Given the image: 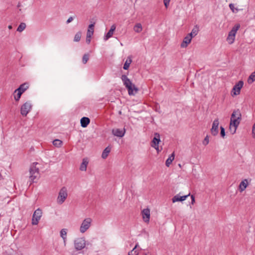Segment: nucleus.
I'll list each match as a JSON object with an SVG mask.
<instances>
[{"instance_id":"nucleus-19","label":"nucleus","mask_w":255,"mask_h":255,"mask_svg":"<svg viewBox=\"0 0 255 255\" xmlns=\"http://www.w3.org/2000/svg\"><path fill=\"white\" fill-rule=\"evenodd\" d=\"M28 88V85L27 83H24L19 86V87L14 91V93L17 91L21 92L23 94Z\"/></svg>"},{"instance_id":"nucleus-4","label":"nucleus","mask_w":255,"mask_h":255,"mask_svg":"<svg viewBox=\"0 0 255 255\" xmlns=\"http://www.w3.org/2000/svg\"><path fill=\"white\" fill-rule=\"evenodd\" d=\"M240 27V24H237L235 25L232 28V30L229 32L228 37L227 38V41L229 44H231L234 43L237 31L239 29Z\"/></svg>"},{"instance_id":"nucleus-14","label":"nucleus","mask_w":255,"mask_h":255,"mask_svg":"<svg viewBox=\"0 0 255 255\" xmlns=\"http://www.w3.org/2000/svg\"><path fill=\"white\" fill-rule=\"evenodd\" d=\"M141 214L143 221L148 223L150 219V210L148 208L144 209L141 211Z\"/></svg>"},{"instance_id":"nucleus-33","label":"nucleus","mask_w":255,"mask_h":255,"mask_svg":"<svg viewBox=\"0 0 255 255\" xmlns=\"http://www.w3.org/2000/svg\"><path fill=\"white\" fill-rule=\"evenodd\" d=\"M89 59V54L88 53L85 54L82 57V62L83 64H86Z\"/></svg>"},{"instance_id":"nucleus-45","label":"nucleus","mask_w":255,"mask_h":255,"mask_svg":"<svg viewBox=\"0 0 255 255\" xmlns=\"http://www.w3.org/2000/svg\"><path fill=\"white\" fill-rule=\"evenodd\" d=\"M90 29V28H89V29ZM91 31H92V29H90V33H91Z\"/></svg>"},{"instance_id":"nucleus-29","label":"nucleus","mask_w":255,"mask_h":255,"mask_svg":"<svg viewBox=\"0 0 255 255\" xmlns=\"http://www.w3.org/2000/svg\"><path fill=\"white\" fill-rule=\"evenodd\" d=\"M67 229H62L60 231V236L65 241L66 239Z\"/></svg>"},{"instance_id":"nucleus-2","label":"nucleus","mask_w":255,"mask_h":255,"mask_svg":"<svg viewBox=\"0 0 255 255\" xmlns=\"http://www.w3.org/2000/svg\"><path fill=\"white\" fill-rule=\"evenodd\" d=\"M121 79L124 85L128 89L129 95H134L138 92V88L132 83L126 75H122Z\"/></svg>"},{"instance_id":"nucleus-43","label":"nucleus","mask_w":255,"mask_h":255,"mask_svg":"<svg viewBox=\"0 0 255 255\" xmlns=\"http://www.w3.org/2000/svg\"><path fill=\"white\" fill-rule=\"evenodd\" d=\"M8 27V28H9V29H11V28H12V26H11V25H9Z\"/></svg>"},{"instance_id":"nucleus-39","label":"nucleus","mask_w":255,"mask_h":255,"mask_svg":"<svg viewBox=\"0 0 255 255\" xmlns=\"http://www.w3.org/2000/svg\"><path fill=\"white\" fill-rule=\"evenodd\" d=\"M229 7H230V9L232 10V11L233 12H235V7H234V4H233V3H230L229 4Z\"/></svg>"},{"instance_id":"nucleus-34","label":"nucleus","mask_w":255,"mask_h":255,"mask_svg":"<svg viewBox=\"0 0 255 255\" xmlns=\"http://www.w3.org/2000/svg\"><path fill=\"white\" fill-rule=\"evenodd\" d=\"M22 94L21 92L17 91V94L14 95V100L16 101H18L21 97Z\"/></svg>"},{"instance_id":"nucleus-21","label":"nucleus","mask_w":255,"mask_h":255,"mask_svg":"<svg viewBox=\"0 0 255 255\" xmlns=\"http://www.w3.org/2000/svg\"><path fill=\"white\" fill-rule=\"evenodd\" d=\"M175 151H174L171 155L167 159L165 162L166 166L169 167L174 159Z\"/></svg>"},{"instance_id":"nucleus-20","label":"nucleus","mask_w":255,"mask_h":255,"mask_svg":"<svg viewBox=\"0 0 255 255\" xmlns=\"http://www.w3.org/2000/svg\"><path fill=\"white\" fill-rule=\"evenodd\" d=\"M90 120L88 117H83L80 120L81 126L83 128H86L90 124Z\"/></svg>"},{"instance_id":"nucleus-44","label":"nucleus","mask_w":255,"mask_h":255,"mask_svg":"<svg viewBox=\"0 0 255 255\" xmlns=\"http://www.w3.org/2000/svg\"><path fill=\"white\" fill-rule=\"evenodd\" d=\"M178 166L181 168V165L180 164H178Z\"/></svg>"},{"instance_id":"nucleus-40","label":"nucleus","mask_w":255,"mask_h":255,"mask_svg":"<svg viewBox=\"0 0 255 255\" xmlns=\"http://www.w3.org/2000/svg\"><path fill=\"white\" fill-rule=\"evenodd\" d=\"M73 20V18L72 16H70L67 20L66 23H69Z\"/></svg>"},{"instance_id":"nucleus-25","label":"nucleus","mask_w":255,"mask_h":255,"mask_svg":"<svg viewBox=\"0 0 255 255\" xmlns=\"http://www.w3.org/2000/svg\"><path fill=\"white\" fill-rule=\"evenodd\" d=\"M190 195V193H189L187 195H183V196H181L180 195V193L176 195V202H179V201H184L187 197H188V196H189Z\"/></svg>"},{"instance_id":"nucleus-31","label":"nucleus","mask_w":255,"mask_h":255,"mask_svg":"<svg viewBox=\"0 0 255 255\" xmlns=\"http://www.w3.org/2000/svg\"><path fill=\"white\" fill-rule=\"evenodd\" d=\"M26 27V24L25 23H21L17 28V31L18 32L22 31Z\"/></svg>"},{"instance_id":"nucleus-36","label":"nucleus","mask_w":255,"mask_h":255,"mask_svg":"<svg viewBox=\"0 0 255 255\" xmlns=\"http://www.w3.org/2000/svg\"><path fill=\"white\" fill-rule=\"evenodd\" d=\"M220 129H221V135L222 137H224L225 136V128L223 127H221Z\"/></svg>"},{"instance_id":"nucleus-10","label":"nucleus","mask_w":255,"mask_h":255,"mask_svg":"<svg viewBox=\"0 0 255 255\" xmlns=\"http://www.w3.org/2000/svg\"><path fill=\"white\" fill-rule=\"evenodd\" d=\"M74 246L76 250L80 251L85 247V241L83 238H78L74 242Z\"/></svg>"},{"instance_id":"nucleus-24","label":"nucleus","mask_w":255,"mask_h":255,"mask_svg":"<svg viewBox=\"0 0 255 255\" xmlns=\"http://www.w3.org/2000/svg\"><path fill=\"white\" fill-rule=\"evenodd\" d=\"M88 164V161H87V159L84 158L80 167V170L86 171Z\"/></svg>"},{"instance_id":"nucleus-18","label":"nucleus","mask_w":255,"mask_h":255,"mask_svg":"<svg viewBox=\"0 0 255 255\" xmlns=\"http://www.w3.org/2000/svg\"><path fill=\"white\" fill-rule=\"evenodd\" d=\"M192 36L190 35L189 34L184 38V40L182 43L181 44V47L184 48L186 47L187 45L191 42V40L192 39Z\"/></svg>"},{"instance_id":"nucleus-37","label":"nucleus","mask_w":255,"mask_h":255,"mask_svg":"<svg viewBox=\"0 0 255 255\" xmlns=\"http://www.w3.org/2000/svg\"><path fill=\"white\" fill-rule=\"evenodd\" d=\"M170 0H163L164 4L166 8L168 7Z\"/></svg>"},{"instance_id":"nucleus-38","label":"nucleus","mask_w":255,"mask_h":255,"mask_svg":"<svg viewBox=\"0 0 255 255\" xmlns=\"http://www.w3.org/2000/svg\"><path fill=\"white\" fill-rule=\"evenodd\" d=\"M252 134L253 135V137L255 138V123H254L253 126Z\"/></svg>"},{"instance_id":"nucleus-8","label":"nucleus","mask_w":255,"mask_h":255,"mask_svg":"<svg viewBox=\"0 0 255 255\" xmlns=\"http://www.w3.org/2000/svg\"><path fill=\"white\" fill-rule=\"evenodd\" d=\"M159 142H160V134L157 132H155L154 136L151 141V146L157 150V153H159L161 150L159 149L158 144Z\"/></svg>"},{"instance_id":"nucleus-15","label":"nucleus","mask_w":255,"mask_h":255,"mask_svg":"<svg viewBox=\"0 0 255 255\" xmlns=\"http://www.w3.org/2000/svg\"><path fill=\"white\" fill-rule=\"evenodd\" d=\"M249 182L247 179L243 180L239 184V190L241 193L245 190L246 188L248 186Z\"/></svg>"},{"instance_id":"nucleus-3","label":"nucleus","mask_w":255,"mask_h":255,"mask_svg":"<svg viewBox=\"0 0 255 255\" xmlns=\"http://www.w3.org/2000/svg\"><path fill=\"white\" fill-rule=\"evenodd\" d=\"M37 164H38L37 162H33L29 168V179L30 180V185L32 183L35 182L34 180L38 179L39 177V168L36 167V165Z\"/></svg>"},{"instance_id":"nucleus-22","label":"nucleus","mask_w":255,"mask_h":255,"mask_svg":"<svg viewBox=\"0 0 255 255\" xmlns=\"http://www.w3.org/2000/svg\"><path fill=\"white\" fill-rule=\"evenodd\" d=\"M111 148L109 146H108L104 150L102 154V157L103 159H106L108 157L109 153L111 151Z\"/></svg>"},{"instance_id":"nucleus-11","label":"nucleus","mask_w":255,"mask_h":255,"mask_svg":"<svg viewBox=\"0 0 255 255\" xmlns=\"http://www.w3.org/2000/svg\"><path fill=\"white\" fill-rule=\"evenodd\" d=\"M244 82L242 81H240L237 83L233 87L232 90V96H237L240 94L241 89L243 87Z\"/></svg>"},{"instance_id":"nucleus-1","label":"nucleus","mask_w":255,"mask_h":255,"mask_svg":"<svg viewBox=\"0 0 255 255\" xmlns=\"http://www.w3.org/2000/svg\"><path fill=\"white\" fill-rule=\"evenodd\" d=\"M241 120V114L239 110L235 111L231 115L229 129L232 134L235 133Z\"/></svg>"},{"instance_id":"nucleus-32","label":"nucleus","mask_w":255,"mask_h":255,"mask_svg":"<svg viewBox=\"0 0 255 255\" xmlns=\"http://www.w3.org/2000/svg\"><path fill=\"white\" fill-rule=\"evenodd\" d=\"M81 32L79 31L76 33L74 36V41L75 42H78L80 40L81 37Z\"/></svg>"},{"instance_id":"nucleus-30","label":"nucleus","mask_w":255,"mask_h":255,"mask_svg":"<svg viewBox=\"0 0 255 255\" xmlns=\"http://www.w3.org/2000/svg\"><path fill=\"white\" fill-rule=\"evenodd\" d=\"M53 144L54 146L59 147L62 145V141L60 139H56L53 141Z\"/></svg>"},{"instance_id":"nucleus-35","label":"nucleus","mask_w":255,"mask_h":255,"mask_svg":"<svg viewBox=\"0 0 255 255\" xmlns=\"http://www.w3.org/2000/svg\"><path fill=\"white\" fill-rule=\"evenodd\" d=\"M209 142V137L208 135H206L205 137L204 140L203 141V144L204 145H207Z\"/></svg>"},{"instance_id":"nucleus-13","label":"nucleus","mask_w":255,"mask_h":255,"mask_svg":"<svg viewBox=\"0 0 255 255\" xmlns=\"http://www.w3.org/2000/svg\"><path fill=\"white\" fill-rule=\"evenodd\" d=\"M126 132V130L125 128L120 129V128H113L112 129V133L117 137H122L124 136Z\"/></svg>"},{"instance_id":"nucleus-7","label":"nucleus","mask_w":255,"mask_h":255,"mask_svg":"<svg viewBox=\"0 0 255 255\" xmlns=\"http://www.w3.org/2000/svg\"><path fill=\"white\" fill-rule=\"evenodd\" d=\"M92 219L90 218H87L84 220L80 226V231L82 233H85L91 226Z\"/></svg>"},{"instance_id":"nucleus-5","label":"nucleus","mask_w":255,"mask_h":255,"mask_svg":"<svg viewBox=\"0 0 255 255\" xmlns=\"http://www.w3.org/2000/svg\"><path fill=\"white\" fill-rule=\"evenodd\" d=\"M68 196L67 190L65 187H63L60 190L58 194L57 199L58 204L61 205L64 203Z\"/></svg>"},{"instance_id":"nucleus-27","label":"nucleus","mask_w":255,"mask_h":255,"mask_svg":"<svg viewBox=\"0 0 255 255\" xmlns=\"http://www.w3.org/2000/svg\"><path fill=\"white\" fill-rule=\"evenodd\" d=\"M138 247V244H136L133 249L128 252V255H138V253L135 249Z\"/></svg>"},{"instance_id":"nucleus-6","label":"nucleus","mask_w":255,"mask_h":255,"mask_svg":"<svg viewBox=\"0 0 255 255\" xmlns=\"http://www.w3.org/2000/svg\"><path fill=\"white\" fill-rule=\"evenodd\" d=\"M42 214V210L39 208H38L34 211L32 218V224L33 225H37L38 224Z\"/></svg>"},{"instance_id":"nucleus-42","label":"nucleus","mask_w":255,"mask_h":255,"mask_svg":"<svg viewBox=\"0 0 255 255\" xmlns=\"http://www.w3.org/2000/svg\"><path fill=\"white\" fill-rule=\"evenodd\" d=\"M172 201L173 203L175 202V196H174L172 197Z\"/></svg>"},{"instance_id":"nucleus-16","label":"nucleus","mask_w":255,"mask_h":255,"mask_svg":"<svg viewBox=\"0 0 255 255\" xmlns=\"http://www.w3.org/2000/svg\"><path fill=\"white\" fill-rule=\"evenodd\" d=\"M94 24H90L89 25V28L90 29H91L92 31H91V33H90V29H88L87 33V37H86V41L87 43H88V44H90V43L91 42V37L94 33Z\"/></svg>"},{"instance_id":"nucleus-28","label":"nucleus","mask_w":255,"mask_h":255,"mask_svg":"<svg viewBox=\"0 0 255 255\" xmlns=\"http://www.w3.org/2000/svg\"><path fill=\"white\" fill-rule=\"evenodd\" d=\"M133 29L136 32L139 33L142 30V25L139 23H137L134 26Z\"/></svg>"},{"instance_id":"nucleus-12","label":"nucleus","mask_w":255,"mask_h":255,"mask_svg":"<svg viewBox=\"0 0 255 255\" xmlns=\"http://www.w3.org/2000/svg\"><path fill=\"white\" fill-rule=\"evenodd\" d=\"M219 121L218 119H215L213 123L212 127L211 129V132L214 136H216L219 132Z\"/></svg>"},{"instance_id":"nucleus-17","label":"nucleus","mask_w":255,"mask_h":255,"mask_svg":"<svg viewBox=\"0 0 255 255\" xmlns=\"http://www.w3.org/2000/svg\"><path fill=\"white\" fill-rule=\"evenodd\" d=\"M116 28V26L115 24H113L111 26L110 29L107 33V34L104 36V40H107L110 37H111L114 33V32L115 31Z\"/></svg>"},{"instance_id":"nucleus-41","label":"nucleus","mask_w":255,"mask_h":255,"mask_svg":"<svg viewBox=\"0 0 255 255\" xmlns=\"http://www.w3.org/2000/svg\"><path fill=\"white\" fill-rule=\"evenodd\" d=\"M191 204L193 205L194 204V202H195V198H194V196L193 195H191Z\"/></svg>"},{"instance_id":"nucleus-26","label":"nucleus","mask_w":255,"mask_h":255,"mask_svg":"<svg viewBox=\"0 0 255 255\" xmlns=\"http://www.w3.org/2000/svg\"><path fill=\"white\" fill-rule=\"evenodd\" d=\"M131 62H132V60H131L130 57L128 56L127 58V59L124 65L123 69L125 70H128V69L129 65L131 64Z\"/></svg>"},{"instance_id":"nucleus-46","label":"nucleus","mask_w":255,"mask_h":255,"mask_svg":"<svg viewBox=\"0 0 255 255\" xmlns=\"http://www.w3.org/2000/svg\"><path fill=\"white\" fill-rule=\"evenodd\" d=\"M1 178V174H0V179Z\"/></svg>"},{"instance_id":"nucleus-23","label":"nucleus","mask_w":255,"mask_h":255,"mask_svg":"<svg viewBox=\"0 0 255 255\" xmlns=\"http://www.w3.org/2000/svg\"><path fill=\"white\" fill-rule=\"evenodd\" d=\"M199 31V26L198 25H195L193 28L192 29L191 32L189 33V34L192 36V37H195L197 35Z\"/></svg>"},{"instance_id":"nucleus-9","label":"nucleus","mask_w":255,"mask_h":255,"mask_svg":"<svg viewBox=\"0 0 255 255\" xmlns=\"http://www.w3.org/2000/svg\"><path fill=\"white\" fill-rule=\"evenodd\" d=\"M32 108L31 104L30 102H26L23 104L20 108V113L23 116H26L28 113L30 111Z\"/></svg>"}]
</instances>
